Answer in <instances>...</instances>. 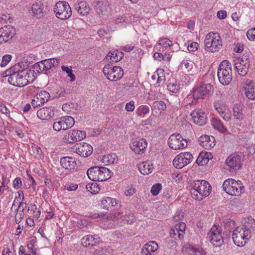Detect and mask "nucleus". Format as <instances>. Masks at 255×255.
Segmentation results:
<instances>
[{
    "label": "nucleus",
    "instance_id": "f257e3e1",
    "mask_svg": "<svg viewBox=\"0 0 255 255\" xmlns=\"http://www.w3.org/2000/svg\"><path fill=\"white\" fill-rule=\"evenodd\" d=\"M20 69L19 64H15L2 73V76H8V81L12 85L24 87L33 81V75L28 69Z\"/></svg>",
    "mask_w": 255,
    "mask_h": 255
},
{
    "label": "nucleus",
    "instance_id": "f03ea898",
    "mask_svg": "<svg viewBox=\"0 0 255 255\" xmlns=\"http://www.w3.org/2000/svg\"><path fill=\"white\" fill-rule=\"evenodd\" d=\"M189 189L192 197L200 200L210 194L212 187L208 182L204 180H198L191 183Z\"/></svg>",
    "mask_w": 255,
    "mask_h": 255
},
{
    "label": "nucleus",
    "instance_id": "7ed1b4c3",
    "mask_svg": "<svg viewBox=\"0 0 255 255\" xmlns=\"http://www.w3.org/2000/svg\"><path fill=\"white\" fill-rule=\"evenodd\" d=\"M217 76L219 82L223 85H228L232 81V69L231 63L228 60H225L220 63Z\"/></svg>",
    "mask_w": 255,
    "mask_h": 255
},
{
    "label": "nucleus",
    "instance_id": "20e7f679",
    "mask_svg": "<svg viewBox=\"0 0 255 255\" xmlns=\"http://www.w3.org/2000/svg\"><path fill=\"white\" fill-rule=\"evenodd\" d=\"M89 178L94 181H103L111 177V171L106 167L93 166L87 171Z\"/></svg>",
    "mask_w": 255,
    "mask_h": 255
},
{
    "label": "nucleus",
    "instance_id": "39448f33",
    "mask_svg": "<svg viewBox=\"0 0 255 255\" xmlns=\"http://www.w3.org/2000/svg\"><path fill=\"white\" fill-rule=\"evenodd\" d=\"M205 46L212 52L218 51L222 47V40L218 33L210 32L206 36L204 41Z\"/></svg>",
    "mask_w": 255,
    "mask_h": 255
},
{
    "label": "nucleus",
    "instance_id": "423d86ee",
    "mask_svg": "<svg viewBox=\"0 0 255 255\" xmlns=\"http://www.w3.org/2000/svg\"><path fill=\"white\" fill-rule=\"evenodd\" d=\"M103 72L106 78L112 81H117L124 76V71L121 67L113 66L110 64L105 66Z\"/></svg>",
    "mask_w": 255,
    "mask_h": 255
},
{
    "label": "nucleus",
    "instance_id": "0eeeda50",
    "mask_svg": "<svg viewBox=\"0 0 255 255\" xmlns=\"http://www.w3.org/2000/svg\"><path fill=\"white\" fill-rule=\"evenodd\" d=\"M242 224L243 226L242 230L244 231L242 238L244 240V243H243V242L240 243V247L244 246L247 241L251 238V230L255 228V221L252 217L249 216L242 219Z\"/></svg>",
    "mask_w": 255,
    "mask_h": 255
},
{
    "label": "nucleus",
    "instance_id": "6e6552de",
    "mask_svg": "<svg viewBox=\"0 0 255 255\" xmlns=\"http://www.w3.org/2000/svg\"><path fill=\"white\" fill-rule=\"evenodd\" d=\"M54 9L57 17L62 20L69 18L72 14L71 8L66 1L57 2Z\"/></svg>",
    "mask_w": 255,
    "mask_h": 255
},
{
    "label": "nucleus",
    "instance_id": "1a4fd4ad",
    "mask_svg": "<svg viewBox=\"0 0 255 255\" xmlns=\"http://www.w3.org/2000/svg\"><path fill=\"white\" fill-rule=\"evenodd\" d=\"M221 233V228L216 225L213 226L209 232L207 238L213 246L220 247L223 243Z\"/></svg>",
    "mask_w": 255,
    "mask_h": 255
},
{
    "label": "nucleus",
    "instance_id": "9d476101",
    "mask_svg": "<svg viewBox=\"0 0 255 255\" xmlns=\"http://www.w3.org/2000/svg\"><path fill=\"white\" fill-rule=\"evenodd\" d=\"M188 140L179 133H173L170 136L168 140V144L170 148L174 150L183 149L187 147Z\"/></svg>",
    "mask_w": 255,
    "mask_h": 255
},
{
    "label": "nucleus",
    "instance_id": "9b49d317",
    "mask_svg": "<svg viewBox=\"0 0 255 255\" xmlns=\"http://www.w3.org/2000/svg\"><path fill=\"white\" fill-rule=\"evenodd\" d=\"M193 157L189 152H181L177 155L173 161V165L178 169H181L189 164Z\"/></svg>",
    "mask_w": 255,
    "mask_h": 255
},
{
    "label": "nucleus",
    "instance_id": "f8f14e48",
    "mask_svg": "<svg viewBox=\"0 0 255 255\" xmlns=\"http://www.w3.org/2000/svg\"><path fill=\"white\" fill-rule=\"evenodd\" d=\"M72 151L77 153L82 157H88L93 151V148L87 143H77L71 148Z\"/></svg>",
    "mask_w": 255,
    "mask_h": 255
},
{
    "label": "nucleus",
    "instance_id": "ddd939ff",
    "mask_svg": "<svg viewBox=\"0 0 255 255\" xmlns=\"http://www.w3.org/2000/svg\"><path fill=\"white\" fill-rule=\"evenodd\" d=\"M86 137V132L79 130H72L64 135V140L66 143L81 141Z\"/></svg>",
    "mask_w": 255,
    "mask_h": 255
},
{
    "label": "nucleus",
    "instance_id": "4468645a",
    "mask_svg": "<svg viewBox=\"0 0 255 255\" xmlns=\"http://www.w3.org/2000/svg\"><path fill=\"white\" fill-rule=\"evenodd\" d=\"M239 185L238 182L233 179L226 180L223 184V188L228 194L234 196H238Z\"/></svg>",
    "mask_w": 255,
    "mask_h": 255
},
{
    "label": "nucleus",
    "instance_id": "2eb2a0df",
    "mask_svg": "<svg viewBox=\"0 0 255 255\" xmlns=\"http://www.w3.org/2000/svg\"><path fill=\"white\" fill-rule=\"evenodd\" d=\"M147 145L146 140L144 138L133 139L130 144V148L136 154L144 152Z\"/></svg>",
    "mask_w": 255,
    "mask_h": 255
},
{
    "label": "nucleus",
    "instance_id": "dca6fc26",
    "mask_svg": "<svg viewBox=\"0 0 255 255\" xmlns=\"http://www.w3.org/2000/svg\"><path fill=\"white\" fill-rule=\"evenodd\" d=\"M193 122L199 126H203L207 122V117L205 113L201 109H196L190 114Z\"/></svg>",
    "mask_w": 255,
    "mask_h": 255
},
{
    "label": "nucleus",
    "instance_id": "f3484780",
    "mask_svg": "<svg viewBox=\"0 0 255 255\" xmlns=\"http://www.w3.org/2000/svg\"><path fill=\"white\" fill-rule=\"evenodd\" d=\"M14 29L10 25L4 26L0 28V44L6 42L10 39L14 35Z\"/></svg>",
    "mask_w": 255,
    "mask_h": 255
},
{
    "label": "nucleus",
    "instance_id": "a211bd4d",
    "mask_svg": "<svg viewBox=\"0 0 255 255\" xmlns=\"http://www.w3.org/2000/svg\"><path fill=\"white\" fill-rule=\"evenodd\" d=\"M50 98L49 93L45 91L41 92L32 100L31 104L34 108H37L47 102Z\"/></svg>",
    "mask_w": 255,
    "mask_h": 255
},
{
    "label": "nucleus",
    "instance_id": "6ab92c4d",
    "mask_svg": "<svg viewBox=\"0 0 255 255\" xmlns=\"http://www.w3.org/2000/svg\"><path fill=\"white\" fill-rule=\"evenodd\" d=\"M246 96L250 100L255 99V83L253 81L247 80L243 87Z\"/></svg>",
    "mask_w": 255,
    "mask_h": 255
},
{
    "label": "nucleus",
    "instance_id": "aec40b11",
    "mask_svg": "<svg viewBox=\"0 0 255 255\" xmlns=\"http://www.w3.org/2000/svg\"><path fill=\"white\" fill-rule=\"evenodd\" d=\"M54 115V109L53 107H44L38 110L37 116L38 118L44 120H48Z\"/></svg>",
    "mask_w": 255,
    "mask_h": 255
},
{
    "label": "nucleus",
    "instance_id": "412c9836",
    "mask_svg": "<svg viewBox=\"0 0 255 255\" xmlns=\"http://www.w3.org/2000/svg\"><path fill=\"white\" fill-rule=\"evenodd\" d=\"M158 245L155 241H149L146 244L141 251V255H152L158 249Z\"/></svg>",
    "mask_w": 255,
    "mask_h": 255
},
{
    "label": "nucleus",
    "instance_id": "4be33fe9",
    "mask_svg": "<svg viewBox=\"0 0 255 255\" xmlns=\"http://www.w3.org/2000/svg\"><path fill=\"white\" fill-rule=\"evenodd\" d=\"M123 56L124 54L122 52L115 50L109 52L104 60L109 62H117L120 61Z\"/></svg>",
    "mask_w": 255,
    "mask_h": 255
},
{
    "label": "nucleus",
    "instance_id": "5701e85b",
    "mask_svg": "<svg viewBox=\"0 0 255 255\" xmlns=\"http://www.w3.org/2000/svg\"><path fill=\"white\" fill-rule=\"evenodd\" d=\"M61 165L66 169H73L76 165L74 158L71 156H65L61 158L60 161Z\"/></svg>",
    "mask_w": 255,
    "mask_h": 255
},
{
    "label": "nucleus",
    "instance_id": "b1692460",
    "mask_svg": "<svg viewBox=\"0 0 255 255\" xmlns=\"http://www.w3.org/2000/svg\"><path fill=\"white\" fill-rule=\"evenodd\" d=\"M109 4L107 2L97 0L95 2L94 9L99 15H105L108 11Z\"/></svg>",
    "mask_w": 255,
    "mask_h": 255
},
{
    "label": "nucleus",
    "instance_id": "393cba45",
    "mask_svg": "<svg viewBox=\"0 0 255 255\" xmlns=\"http://www.w3.org/2000/svg\"><path fill=\"white\" fill-rule=\"evenodd\" d=\"M75 8L81 15H87L90 11L88 4L85 1H81L75 4Z\"/></svg>",
    "mask_w": 255,
    "mask_h": 255
},
{
    "label": "nucleus",
    "instance_id": "a878e982",
    "mask_svg": "<svg viewBox=\"0 0 255 255\" xmlns=\"http://www.w3.org/2000/svg\"><path fill=\"white\" fill-rule=\"evenodd\" d=\"M214 137H211L207 135H204L200 137V144L205 148L213 147L215 144L214 143Z\"/></svg>",
    "mask_w": 255,
    "mask_h": 255
},
{
    "label": "nucleus",
    "instance_id": "bb28decb",
    "mask_svg": "<svg viewBox=\"0 0 255 255\" xmlns=\"http://www.w3.org/2000/svg\"><path fill=\"white\" fill-rule=\"evenodd\" d=\"M99 238H96L95 236L89 235L85 236L82 239L81 244L84 247H88L95 246V245L99 242Z\"/></svg>",
    "mask_w": 255,
    "mask_h": 255
},
{
    "label": "nucleus",
    "instance_id": "cd10ccee",
    "mask_svg": "<svg viewBox=\"0 0 255 255\" xmlns=\"http://www.w3.org/2000/svg\"><path fill=\"white\" fill-rule=\"evenodd\" d=\"M58 119L62 126V130H66L72 128L75 124L74 118L71 116H66Z\"/></svg>",
    "mask_w": 255,
    "mask_h": 255
},
{
    "label": "nucleus",
    "instance_id": "c85d7f7f",
    "mask_svg": "<svg viewBox=\"0 0 255 255\" xmlns=\"http://www.w3.org/2000/svg\"><path fill=\"white\" fill-rule=\"evenodd\" d=\"M32 13L37 18H41L44 13V6L40 3L36 2L31 6Z\"/></svg>",
    "mask_w": 255,
    "mask_h": 255
},
{
    "label": "nucleus",
    "instance_id": "c756f323",
    "mask_svg": "<svg viewBox=\"0 0 255 255\" xmlns=\"http://www.w3.org/2000/svg\"><path fill=\"white\" fill-rule=\"evenodd\" d=\"M249 59L246 56H243L240 58V76H244L246 75L248 72L250 65Z\"/></svg>",
    "mask_w": 255,
    "mask_h": 255
},
{
    "label": "nucleus",
    "instance_id": "7c9ffc66",
    "mask_svg": "<svg viewBox=\"0 0 255 255\" xmlns=\"http://www.w3.org/2000/svg\"><path fill=\"white\" fill-rule=\"evenodd\" d=\"M152 169V164L149 160L143 162L138 166V170L143 175H147L151 173Z\"/></svg>",
    "mask_w": 255,
    "mask_h": 255
},
{
    "label": "nucleus",
    "instance_id": "2f4dec72",
    "mask_svg": "<svg viewBox=\"0 0 255 255\" xmlns=\"http://www.w3.org/2000/svg\"><path fill=\"white\" fill-rule=\"evenodd\" d=\"M26 207V204L23 202H20L19 204L18 208L16 209L17 212L15 216V223L18 224L21 219L24 217V210Z\"/></svg>",
    "mask_w": 255,
    "mask_h": 255
},
{
    "label": "nucleus",
    "instance_id": "473e14b6",
    "mask_svg": "<svg viewBox=\"0 0 255 255\" xmlns=\"http://www.w3.org/2000/svg\"><path fill=\"white\" fill-rule=\"evenodd\" d=\"M239 160V155L235 153L228 157L226 160V163L231 168L234 169L237 166Z\"/></svg>",
    "mask_w": 255,
    "mask_h": 255
},
{
    "label": "nucleus",
    "instance_id": "72a5a7b5",
    "mask_svg": "<svg viewBox=\"0 0 255 255\" xmlns=\"http://www.w3.org/2000/svg\"><path fill=\"white\" fill-rule=\"evenodd\" d=\"M102 160L105 165H110L117 163L118 158L116 154L111 153L103 156Z\"/></svg>",
    "mask_w": 255,
    "mask_h": 255
},
{
    "label": "nucleus",
    "instance_id": "f704fd0d",
    "mask_svg": "<svg viewBox=\"0 0 255 255\" xmlns=\"http://www.w3.org/2000/svg\"><path fill=\"white\" fill-rule=\"evenodd\" d=\"M204 154V155L200 153L196 160V163L199 165L202 166L207 164L209 160L212 158L210 153H206Z\"/></svg>",
    "mask_w": 255,
    "mask_h": 255
},
{
    "label": "nucleus",
    "instance_id": "c9c22d12",
    "mask_svg": "<svg viewBox=\"0 0 255 255\" xmlns=\"http://www.w3.org/2000/svg\"><path fill=\"white\" fill-rule=\"evenodd\" d=\"M43 61L44 63V66L45 67V71L48 70L52 67L56 65V63H57V65L59 63V60L55 58H50Z\"/></svg>",
    "mask_w": 255,
    "mask_h": 255
},
{
    "label": "nucleus",
    "instance_id": "e433bc0d",
    "mask_svg": "<svg viewBox=\"0 0 255 255\" xmlns=\"http://www.w3.org/2000/svg\"><path fill=\"white\" fill-rule=\"evenodd\" d=\"M212 125L213 127L221 132H225L226 131V128L224 127L223 124L220 120L213 118L212 120Z\"/></svg>",
    "mask_w": 255,
    "mask_h": 255
},
{
    "label": "nucleus",
    "instance_id": "4c0bfd02",
    "mask_svg": "<svg viewBox=\"0 0 255 255\" xmlns=\"http://www.w3.org/2000/svg\"><path fill=\"white\" fill-rule=\"evenodd\" d=\"M122 220L121 223L122 224L131 225L135 221V218L133 214H128L124 216H122Z\"/></svg>",
    "mask_w": 255,
    "mask_h": 255
},
{
    "label": "nucleus",
    "instance_id": "58836bf2",
    "mask_svg": "<svg viewBox=\"0 0 255 255\" xmlns=\"http://www.w3.org/2000/svg\"><path fill=\"white\" fill-rule=\"evenodd\" d=\"M86 188L88 191L92 194L98 193L100 190L99 185L97 183L95 182L87 184L86 186Z\"/></svg>",
    "mask_w": 255,
    "mask_h": 255
},
{
    "label": "nucleus",
    "instance_id": "ea45409f",
    "mask_svg": "<svg viewBox=\"0 0 255 255\" xmlns=\"http://www.w3.org/2000/svg\"><path fill=\"white\" fill-rule=\"evenodd\" d=\"M243 153V157H245V154L247 153L250 156L252 155L253 158L255 156V145L254 146H249L240 148V153Z\"/></svg>",
    "mask_w": 255,
    "mask_h": 255
},
{
    "label": "nucleus",
    "instance_id": "a19ab883",
    "mask_svg": "<svg viewBox=\"0 0 255 255\" xmlns=\"http://www.w3.org/2000/svg\"><path fill=\"white\" fill-rule=\"evenodd\" d=\"M224 227L226 229L228 230L230 232L232 231H234L237 227H236V224L234 220L230 219H225L224 221Z\"/></svg>",
    "mask_w": 255,
    "mask_h": 255
},
{
    "label": "nucleus",
    "instance_id": "79ce46f5",
    "mask_svg": "<svg viewBox=\"0 0 255 255\" xmlns=\"http://www.w3.org/2000/svg\"><path fill=\"white\" fill-rule=\"evenodd\" d=\"M192 97L193 99H203L204 97L205 96V95L203 94L202 90L199 88V86H197L195 87L192 92Z\"/></svg>",
    "mask_w": 255,
    "mask_h": 255
},
{
    "label": "nucleus",
    "instance_id": "37998d69",
    "mask_svg": "<svg viewBox=\"0 0 255 255\" xmlns=\"http://www.w3.org/2000/svg\"><path fill=\"white\" fill-rule=\"evenodd\" d=\"M205 96L208 95L210 92L213 90V86L210 84L202 83L199 86Z\"/></svg>",
    "mask_w": 255,
    "mask_h": 255
},
{
    "label": "nucleus",
    "instance_id": "c03bdc74",
    "mask_svg": "<svg viewBox=\"0 0 255 255\" xmlns=\"http://www.w3.org/2000/svg\"><path fill=\"white\" fill-rule=\"evenodd\" d=\"M163 72L164 71L162 69H158L156 70V74L157 76V84H158V86H160L165 81V78Z\"/></svg>",
    "mask_w": 255,
    "mask_h": 255
},
{
    "label": "nucleus",
    "instance_id": "a18cd8bd",
    "mask_svg": "<svg viewBox=\"0 0 255 255\" xmlns=\"http://www.w3.org/2000/svg\"><path fill=\"white\" fill-rule=\"evenodd\" d=\"M167 88L168 91L171 93H176L180 89L179 85L176 83V82H170L167 85Z\"/></svg>",
    "mask_w": 255,
    "mask_h": 255
},
{
    "label": "nucleus",
    "instance_id": "49530a36",
    "mask_svg": "<svg viewBox=\"0 0 255 255\" xmlns=\"http://www.w3.org/2000/svg\"><path fill=\"white\" fill-rule=\"evenodd\" d=\"M170 236L171 238H174L175 240H180L183 237V234L181 232H178L175 228H173L170 230Z\"/></svg>",
    "mask_w": 255,
    "mask_h": 255
},
{
    "label": "nucleus",
    "instance_id": "de8ad7c7",
    "mask_svg": "<svg viewBox=\"0 0 255 255\" xmlns=\"http://www.w3.org/2000/svg\"><path fill=\"white\" fill-rule=\"evenodd\" d=\"M152 107L154 109L164 111L166 108V104L162 101H157L152 104Z\"/></svg>",
    "mask_w": 255,
    "mask_h": 255
},
{
    "label": "nucleus",
    "instance_id": "09e8293b",
    "mask_svg": "<svg viewBox=\"0 0 255 255\" xmlns=\"http://www.w3.org/2000/svg\"><path fill=\"white\" fill-rule=\"evenodd\" d=\"M157 44L162 46L163 47L165 48V49H167L172 45V41L168 39L163 38L159 40Z\"/></svg>",
    "mask_w": 255,
    "mask_h": 255
},
{
    "label": "nucleus",
    "instance_id": "8fccbe9b",
    "mask_svg": "<svg viewBox=\"0 0 255 255\" xmlns=\"http://www.w3.org/2000/svg\"><path fill=\"white\" fill-rule=\"evenodd\" d=\"M61 69L63 71L66 72L68 74V76L70 78L71 82H73L74 81H75V76L72 73V70L71 69L65 66H62Z\"/></svg>",
    "mask_w": 255,
    "mask_h": 255
},
{
    "label": "nucleus",
    "instance_id": "3c124183",
    "mask_svg": "<svg viewBox=\"0 0 255 255\" xmlns=\"http://www.w3.org/2000/svg\"><path fill=\"white\" fill-rule=\"evenodd\" d=\"M121 218H122V214L120 212H115L109 214L106 216V219L109 221L119 219Z\"/></svg>",
    "mask_w": 255,
    "mask_h": 255
},
{
    "label": "nucleus",
    "instance_id": "603ef678",
    "mask_svg": "<svg viewBox=\"0 0 255 255\" xmlns=\"http://www.w3.org/2000/svg\"><path fill=\"white\" fill-rule=\"evenodd\" d=\"M112 201V198L111 197H106L104 198L101 201V204L103 208L105 209H108L110 207V203H111Z\"/></svg>",
    "mask_w": 255,
    "mask_h": 255
},
{
    "label": "nucleus",
    "instance_id": "864d4df0",
    "mask_svg": "<svg viewBox=\"0 0 255 255\" xmlns=\"http://www.w3.org/2000/svg\"><path fill=\"white\" fill-rule=\"evenodd\" d=\"M161 185L160 183L155 184L153 185L151 189V193L153 195H157L161 190Z\"/></svg>",
    "mask_w": 255,
    "mask_h": 255
},
{
    "label": "nucleus",
    "instance_id": "5fc2aeb1",
    "mask_svg": "<svg viewBox=\"0 0 255 255\" xmlns=\"http://www.w3.org/2000/svg\"><path fill=\"white\" fill-rule=\"evenodd\" d=\"M238 227L236 228L235 230H234L233 233L232 234V240L235 244L237 247H239V239L238 238Z\"/></svg>",
    "mask_w": 255,
    "mask_h": 255
},
{
    "label": "nucleus",
    "instance_id": "6e6d98bb",
    "mask_svg": "<svg viewBox=\"0 0 255 255\" xmlns=\"http://www.w3.org/2000/svg\"><path fill=\"white\" fill-rule=\"evenodd\" d=\"M34 68L38 73L42 72L44 71H45V67L44 66L43 61L42 60L35 64L34 65Z\"/></svg>",
    "mask_w": 255,
    "mask_h": 255
},
{
    "label": "nucleus",
    "instance_id": "4d7b16f0",
    "mask_svg": "<svg viewBox=\"0 0 255 255\" xmlns=\"http://www.w3.org/2000/svg\"><path fill=\"white\" fill-rule=\"evenodd\" d=\"M11 58H12V57L10 55L7 54V55H4L2 57V61L0 63L1 67L5 66L9 63V62L11 60Z\"/></svg>",
    "mask_w": 255,
    "mask_h": 255
},
{
    "label": "nucleus",
    "instance_id": "13d9d810",
    "mask_svg": "<svg viewBox=\"0 0 255 255\" xmlns=\"http://www.w3.org/2000/svg\"><path fill=\"white\" fill-rule=\"evenodd\" d=\"M248 38L250 41H254L255 39V28L249 29L247 32Z\"/></svg>",
    "mask_w": 255,
    "mask_h": 255
},
{
    "label": "nucleus",
    "instance_id": "bf43d9fd",
    "mask_svg": "<svg viewBox=\"0 0 255 255\" xmlns=\"http://www.w3.org/2000/svg\"><path fill=\"white\" fill-rule=\"evenodd\" d=\"M185 228V224L183 222H180L179 224H176L174 228H175L176 230H178V232H181L184 235Z\"/></svg>",
    "mask_w": 255,
    "mask_h": 255
},
{
    "label": "nucleus",
    "instance_id": "052dcab7",
    "mask_svg": "<svg viewBox=\"0 0 255 255\" xmlns=\"http://www.w3.org/2000/svg\"><path fill=\"white\" fill-rule=\"evenodd\" d=\"M180 66L189 71L192 69L193 65L191 62H189L188 61H183L180 64Z\"/></svg>",
    "mask_w": 255,
    "mask_h": 255
},
{
    "label": "nucleus",
    "instance_id": "680f3d73",
    "mask_svg": "<svg viewBox=\"0 0 255 255\" xmlns=\"http://www.w3.org/2000/svg\"><path fill=\"white\" fill-rule=\"evenodd\" d=\"M192 93L189 94L187 96L186 98L185 99L186 103L187 104L189 105H195L197 103V99H193V97L192 96Z\"/></svg>",
    "mask_w": 255,
    "mask_h": 255
},
{
    "label": "nucleus",
    "instance_id": "e2e57ef3",
    "mask_svg": "<svg viewBox=\"0 0 255 255\" xmlns=\"http://www.w3.org/2000/svg\"><path fill=\"white\" fill-rule=\"evenodd\" d=\"M190 255H203V252L202 249L201 250L198 248H192L190 250Z\"/></svg>",
    "mask_w": 255,
    "mask_h": 255
},
{
    "label": "nucleus",
    "instance_id": "0e129e2a",
    "mask_svg": "<svg viewBox=\"0 0 255 255\" xmlns=\"http://www.w3.org/2000/svg\"><path fill=\"white\" fill-rule=\"evenodd\" d=\"M239 105L236 104L233 108V117L236 119H239Z\"/></svg>",
    "mask_w": 255,
    "mask_h": 255
},
{
    "label": "nucleus",
    "instance_id": "69168bd1",
    "mask_svg": "<svg viewBox=\"0 0 255 255\" xmlns=\"http://www.w3.org/2000/svg\"><path fill=\"white\" fill-rule=\"evenodd\" d=\"M62 127V126H61L59 119L56 120L53 124V128L55 131H59L61 130H62L63 128Z\"/></svg>",
    "mask_w": 255,
    "mask_h": 255
},
{
    "label": "nucleus",
    "instance_id": "338daca9",
    "mask_svg": "<svg viewBox=\"0 0 255 255\" xmlns=\"http://www.w3.org/2000/svg\"><path fill=\"white\" fill-rule=\"evenodd\" d=\"M198 47V44L197 42H193L188 45V50L190 52H194L196 50Z\"/></svg>",
    "mask_w": 255,
    "mask_h": 255
},
{
    "label": "nucleus",
    "instance_id": "774afa93",
    "mask_svg": "<svg viewBox=\"0 0 255 255\" xmlns=\"http://www.w3.org/2000/svg\"><path fill=\"white\" fill-rule=\"evenodd\" d=\"M215 109L219 113V114L223 115L225 112V107L221 106L220 104L217 103L214 106Z\"/></svg>",
    "mask_w": 255,
    "mask_h": 255
}]
</instances>
